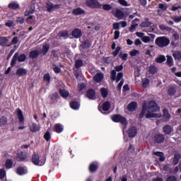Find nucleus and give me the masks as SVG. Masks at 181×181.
I'll return each instance as SVG.
<instances>
[{
  "label": "nucleus",
  "instance_id": "f257e3e1",
  "mask_svg": "<svg viewBox=\"0 0 181 181\" xmlns=\"http://www.w3.org/2000/svg\"><path fill=\"white\" fill-rule=\"evenodd\" d=\"M148 110V111H151V112H158L160 110V107H159L158 103H156V101L155 100H151L148 103V106L146 105V103H144L139 117L144 118Z\"/></svg>",
  "mask_w": 181,
  "mask_h": 181
},
{
  "label": "nucleus",
  "instance_id": "f03ea898",
  "mask_svg": "<svg viewBox=\"0 0 181 181\" xmlns=\"http://www.w3.org/2000/svg\"><path fill=\"white\" fill-rule=\"evenodd\" d=\"M111 119L113 121V122L119 123L123 125V127H127V125H128V120H127L125 117L119 114L112 115Z\"/></svg>",
  "mask_w": 181,
  "mask_h": 181
},
{
  "label": "nucleus",
  "instance_id": "7ed1b4c3",
  "mask_svg": "<svg viewBox=\"0 0 181 181\" xmlns=\"http://www.w3.org/2000/svg\"><path fill=\"white\" fill-rule=\"evenodd\" d=\"M155 43L158 47H166V46H169L170 40L165 36L158 37L156 39Z\"/></svg>",
  "mask_w": 181,
  "mask_h": 181
},
{
  "label": "nucleus",
  "instance_id": "20e7f679",
  "mask_svg": "<svg viewBox=\"0 0 181 181\" xmlns=\"http://www.w3.org/2000/svg\"><path fill=\"white\" fill-rule=\"evenodd\" d=\"M32 162L35 166H43L46 163V159L41 158L39 154L36 152H34L31 158Z\"/></svg>",
  "mask_w": 181,
  "mask_h": 181
},
{
  "label": "nucleus",
  "instance_id": "39448f33",
  "mask_svg": "<svg viewBox=\"0 0 181 181\" xmlns=\"http://www.w3.org/2000/svg\"><path fill=\"white\" fill-rule=\"evenodd\" d=\"M86 5L92 9H101L103 8V4H100L98 0H86Z\"/></svg>",
  "mask_w": 181,
  "mask_h": 181
},
{
  "label": "nucleus",
  "instance_id": "423d86ee",
  "mask_svg": "<svg viewBox=\"0 0 181 181\" xmlns=\"http://www.w3.org/2000/svg\"><path fill=\"white\" fill-rule=\"evenodd\" d=\"M124 77V73L119 72L117 75V71L115 70H112L110 72V80L112 81H116L119 83V81Z\"/></svg>",
  "mask_w": 181,
  "mask_h": 181
},
{
  "label": "nucleus",
  "instance_id": "0eeeda50",
  "mask_svg": "<svg viewBox=\"0 0 181 181\" xmlns=\"http://www.w3.org/2000/svg\"><path fill=\"white\" fill-rule=\"evenodd\" d=\"M62 4H53V3L48 1L46 3V8L47 12H54L57 9H60Z\"/></svg>",
  "mask_w": 181,
  "mask_h": 181
},
{
  "label": "nucleus",
  "instance_id": "6e6552de",
  "mask_svg": "<svg viewBox=\"0 0 181 181\" xmlns=\"http://www.w3.org/2000/svg\"><path fill=\"white\" fill-rule=\"evenodd\" d=\"M154 144H163L165 142V135L163 134H156L153 137Z\"/></svg>",
  "mask_w": 181,
  "mask_h": 181
},
{
  "label": "nucleus",
  "instance_id": "1a4fd4ad",
  "mask_svg": "<svg viewBox=\"0 0 181 181\" xmlns=\"http://www.w3.org/2000/svg\"><path fill=\"white\" fill-rule=\"evenodd\" d=\"M86 96L89 100H96L97 96L95 95V90L90 88L86 91Z\"/></svg>",
  "mask_w": 181,
  "mask_h": 181
},
{
  "label": "nucleus",
  "instance_id": "9d476101",
  "mask_svg": "<svg viewBox=\"0 0 181 181\" xmlns=\"http://www.w3.org/2000/svg\"><path fill=\"white\" fill-rule=\"evenodd\" d=\"M17 159L19 162H28V153L21 151L16 154Z\"/></svg>",
  "mask_w": 181,
  "mask_h": 181
},
{
  "label": "nucleus",
  "instance_id": "9b49d317",
  "mask_svg": "<svg viewBox=\"0 0 181 181\" xmlns=\"http://www.w3.org/2000/svg\"><path fill=\"white\" fill-rule=\"evenodd\" d=\"M163 122H168L170 121L172 116L170 115V113H169V110L167 108H164L163 110Z\"/></svg>",
  "mask_w": 181,
  "mask_h": 181
},
{
  "label": "nucleus",
  "instance_id": "f8f14e48",
  "mask_svg": "<svg viewBox=\"0 0 181 181\" xmlns=\"http://www.w3.org/2000/svg\"><path fill=\"white\" fill-rule=\"evenodd\" d=\"M16 173L19 176H23V175H27L28 173V167L19 166L16 170Z\"/></svg>",
  "mask_w": 181,
  "mask_h": 181
},
{
  "label": "nucleus",
  "instance_id": "ddd939ff",
  "mask_svg": "<svg viewBox=\"0 0 181 181\" xmlns=\"http://www.w3.org/2000/svg\"><path fill=\"white\" fill-rule=\"evenodd\" d=\"M127 134L129 138H134L138 134V129H136V127L131 126L127 130Z\"/></svg>",
  "mask_w": 181,
  "mask_h": 181
},
{
  "label": "nucleus",
  "instance_id": "4468645a",
  "mask_svg": "<svg viewBox=\"0 0 181 181\" xmlns=\"http://www.w3.org/2000/svg\"><path fill=\"white\" fill-rule=\"evenodd\" d=\"M16 112L20 124H25V117H23V112H22V110H21V108L18 107L16 109Z\"/></svg>",
  "mask_w": 181,
  "mask_h": 181
},
{
  "label": "nucleus",
  "instance_id": "2eb2a0df",
  "mask_svg": "<svg viewBox=\"0 0 181 181\" xmlns=\"http://www.w3.org/2000/svg\"><path fill=\"white\" fill-rule=\"evenodd\" d=\"M40 55V51L37 49H34L29 52L28 57L33 60L35 59H37V57H39Z\"/></svg>",
  "mask_w": 181,
  "mask_h": 181
},
{
  "label": "nucleus",
  "instance_id": "dca6fc26",
  "mask_svg": "<svg viewBox=\"0 0 181 181\" xmlns=\"http://www.w3.org/2000/svg\"><path fill=\"white\" fill-rule=\"evenodd\" d=\"M163 132L165 135H170L173 132V127L170 124H166L163 127Z\"/></svg>",
  "mask_w": 181,
  "mask_h": 181
},
{
  "label": "nucleus",
  "instance_id": "f3484780",
  "mask_svg": "<svg viewBox=\"0 0 181 181\" xmlns=\"http://www.w3.org/2000/svg\"><path fill=\"white\" fill-rule=\"evenodd\" d=\"M88 170L90 173H95L98 170V163L93 162L89 165Z\"/></svg>",
  "mask_w": 181,
  "mask_h": 181
},
{
  "label": "nucleus",
  "instance_id": "a211bd4d",
  "mask_svg": "<svg viewBox=\"0 0 181 181\" xmlns=\"http://www.w3.org/2000/svg\"><path fill=\"white\" fill-rule=\"evenodd\" d=\"M137 107H138V103H136V102L135 101H133V102H131L127 105V110L132 112H134V111H136Z\"/></svg>",
  "mask_w": 181,
  "mask_h": 181
},
{
  "label": "nucleus",
  "instance_id": "6ab92c4d",
  "mask_svg": "<svg viewBox=\"0 0 181 181\" xmlns=\"http://www.w3.org/2000/svg\"><path fill=\"white\" fill-rule=\"evenodd\" d=\"M72 36L75 38V39H80V37H81L82 36V33H81V30L78 29V28H75L72 30Z\"/></svg>",
  "mask_w": 181,
  "mask_h": 181
},
{
  "label": "nucleus",
  "instance_id": "aec40b11",
  "mask_svg": "<svg viewBox=\"0 0 181 181\" xmlns=\"http://www.w3.org/2000/svg\"><path fill=\"white\" fill-rule=\"evenodd\" d=\"M16 76H18V77H22L28 74V71L24 68H18L16 70Z\"/></svg>",
  "mask_w": 181,
  "mask_h": 181
},
{
  "label": "nucleus",
  "instance_id": "412c9836",
  "mask_svg": "<svg viewBox=\"0 0 181 181\" xmlns=\"http://www.w3.org/2000/svg\"><path fill=\"white\" fill-rule=\"evenodd\" d=\"M104 78V75L102 73H97L93 76V80L95 83H101Z\"/></svg>",
  "mask_w": 181,
  "mask_h": 181
},
{
  "label": "nucleus",
  "instance_id": "4be33fe9",
  "mask_svg": "<svg viewBox=\"0 0 181 181\" xmlns=\"http://www.w3.org/2000/svg\"><path fill=\"white\" fill-rule=\"evenodd\" d=\"M64 130V127L63 124L57 123L54 125V131L57 132V134H62L63 131Z\"/></svg>",
  "mask_w": 181,
  "mask_h": 181
},
{
  "label": "nucleus",
  "instance_id": "5701e85b",
  "mask_svg": "<svg viewBox=\"0 0 181 181\" xmlns=\"http://www.w3.org/2000/svg\"><path fill=\"white\" fill-rule=\"evenodd\" d=\"M8 9H12L13 11H16V9H19L20 6L19 4L16 1H12L8 5Z\"/></svg>",
  "mask_w": 181,
  "mask_h": 181
},
{
  "label": "nucleus",
  "instance_id": "b1692460",
  "mask_svg": "<svg viewBox=\"0 0 181 181\" xmlns=\"http://www.w3.org/2000/svg\"><path fill=\"white\" fill-rule=\"evenodd\" d=\"M72 13L75 15V16H78V15H84L86 11L83 10L81 8H77L73 10Z\"/></svg>",
  "mask_w": 181,
  "mask_h": 181
},
{
  "label": "nucleus",
  "instance_id": "393cba45",
  "mask_svg": "<svg viewBox=\"0 0 181 181\" xmlns=\"http://www.w3.org/2000/svg\"><path fill=\"white\" fill-rule=\"evenodd\" d=\"M8 42H9L8 37H0V46L6 47L8 46Z\"/></svg>",
  "mask_w": 181,
  "mask_h": 181
},
{
  "label": "nucleus",
  "instance_id": "a878e982",
  "mask_svg": "<svg viewBox=\"0 0 181 181\" xmlns=\"http://www.w3.org/2000/svg\"><path fill=\"white\" fill-rule=\"evenodd\" d=\"M59 93L63 98H67V97L70 95V93H69V90H66V89L59 88Z\"/></svg>",
  "mask_w": 181,
  "mask_h": 181
},
{
  "label": "nucleus",
  "instance_id": "bb28decb",
  "mask_svg": "<svg viewBox=\"0 0 181 181\" xmlns=\"http://www.w3.org/2000/svg\"><path fill=\"white\" fill-rule=\"evenodd\" d=\"M30 131L31 132H37L40 131V126L36 123H33L30 127Z\"/></svg>",
  "mask_w": 181,
  "mask_h": 181
},
{
  "label": "nucleus",
  "instance_id": "cd10ccee",
  "mask_svg": "<svg viewBox=\"0 0 181 181\" xmlns=\"http://www.w3.org/2000/svg\"><path fill=\"white\" fill-rule=\"evenodd\" d=\"M110 108H111V103L110 101H105L103 104V107H102L103 110L105 112L110 111Z\"/></svg>",
  "mask_w": 181,
  "mask_h": 181
},
{
  "label": "nucleus",
  "instance_id": "c85d7f7f",
  "mask_svg": "<svg viewBox=\"0 0 181 181\" xmlns=\"http://www.w3.org/2000/svg\"><path fill=\"white\" fill-rule=\"evenodd\" d=\"M152 23L149 21V18H146L144 21L141 23V28H149Z\"/></svg>",
  "mask_w": 181,
  "mask_h": 181
},
{
  "label": "nucleus",
  "instance_id": "c756f323",
  "mask_svg": "<svg viewBox=\"0 0 181 181\" xmlns=\"http://www.w3.org/2000/svg\"><path fill=\"white\" fill-rule=\"evenodd\" d=\"M18 53L16 52L14 54L12 59H11V67H14L15 66V64H16V62H18Z\"/></svg>",
  "mask_w": 181,
  "mask_h": 181
},
{
  "label": "nucleus",
  "instance_id": "7c9ffc66",
  "mask_svg": "<svg viewBox=\"0 0 181 181\" xmlns=\"http://www.w3.org/2000/svg\"><path fill=\"white\" fill-rule=\"evenodd\" d=\"M13 166V161H12V160H11L9 158L6 160L5 167L6 169H12Z\"/></svg>",
  "mask_w": 181,
  "mask_h": 181
},
{
  "label": "nucleus",
  "instance_id": "2f4dec72",
  "mask_svg": "<svg viewBox=\"0 0 181 181\" xmlns=\"http://www.w3.org/2000/svg\"><path fill=\"white\" fill-rule=\"evenodd\" d=\"M156 63L162 64L163 62H166V57L165 55H160L155 59Z\"/></svg>",
  "mask_w": 181,
  "mask_h": 181
},
{
  "label": "nucleus",
  "instance_id": "473e14b6",
  "mask_svg": "<svg viewBox=\"0 0 181 181\" xmlns=\"http://www.w3.org/2000/svg\"><path fill=\"white\" fill-rule=\"evenodd\" d=\"M150 74H156L158 73V67L155 65H151L148 69Z\"/></svg>",
  "mask_w": 181,
  "mask_h": 181
},
{
  "label": "nucleus",
  "instance_id": "72a5a7b5",
  "mask_svg": "<svg viewBox=\"0 0 181 181\" xmlns=\"http://www.w3.org/2000/svg\"><path fill=\"white\" fill-rule=\"evenodd\" d=\"M100 94L103 98H107V97H108V90L105 88H101Z\"/></svg>",
  "mask_w": 181,
  "mask_h": 181
},
{
  "label": "nucleus",
  "instance_id": "f704fd0d",
  "mask_svg": "<svg viewBox=\"0 0 181 181\" xmlns=\"http://www.w3.org/2000/svg\"><path fill=\"white\" fill-rule=\"evenodd\" d=\"M70 107L72 110H78V108H80L78 102L74 100L70 103Z\"/></svg>",
  "mask_w": 181,
  "mask_h": 181
},
{
  "label": "nucleus",
  "instance_id": "c9c22d12",
  "mask_svg": "<svg viewBox=\"0 0 181 181\" xmlns=\"http://www.w3.org/2000/svg\"><path fill=\"white\" fill-rule=\"evenodd\" d=\"M84 63L83 61L80 59L75 61V68L77 69H80V67H83Z\"/></svg>",
  "mask_w": 181,
  "mask_h": 181
},
{
  "label": "nucleus",
  "instance_id": "e433bc0d",
  "mask_svg": "<svg viewBox=\"0 0 181 181\" xmlns=\"http://www.w3.org/2000/svg\"><path fill=\"white\" fill-rule=\"evenodd\" d=\"M8 124V118L6 117H0V127H5Z\"/></svg>",
  "mask_w": 181,
  "mask_h": 181
},
{
  "label": "nucleus",
  "instance_id": "4c0bfd02",
  "mask_svg": "<svg viewBox=\"0 0 181 181\" xmlns=\"http://www.w3.org/2000/svg\"><path fill=\"white\" fill-rule=\"evenodd\" d=\"M115 15L118 19H122L124 18V12L119 9L116 10Z\"/></svg>",
  "mask_w": 181,
  "mask_h": 181
},
{
  "label": "nucleus",
  "instance_id": "58836bf2",
  "mask_svg": "<svg viewBox=\"0 0 181 181\" xmlns=\"http://www.w3.org/2000/svg\"><path fill=\"white\" fill-rule=\"evenodd\" d=\"M173 40L174 42H179V40L180 39V35H179V33L176 31H174L173 33Z\"/></svg>",
  "mask_w": 181,
  "mask_h": 181
},
{
  "label": "nucleus",
  "instance_id": "ea45409f",
  "mask_svg": "<svg viewBox=\"0 0 181 181\" xmlns=\"http://www.w3.org/2000/svg\"><path fill=\"white\" fill-rule=\"evenodd\" d=\"M49 98L51 100H52L54 103V101H57V98H59V93L57 92H55L52 94H51Z\"/></svg>",
  "mask_w": 181,
  "mask_h": 181
},
{
  "label": "nucleus",
  "instance_id": "a19ab883",
  "mask_svg": "<svg viewBox=\"0 0 181 181\" xmlns=\"http://www.w3.org/2000/svg\"><path fill=\"white\" fill-rule=\"evenodd\" d=\"M141 83L143 88H146V87L149 86V83H151V81H149V78H145L142 80Z\"/></svg>",
  "mask_w": 181,
  "mask_h": 181
},
{
  "label": "nucleus",
  "instance_id": "79ce46f5",
  "mask_svg": "<svg viewBox=\"0 0 181 181\" xmlns=\"http://www.w3.org/2000/svg\"><path fill=\"white\" fill-rule=\"evenodd\" d=\"M59 37H64V39H68L69 37V31L68 30H63L59 33Z\"/></svg>",
  "mask_w": 181,
  "mask_h": 181
},
{
  "label": "nucleus",
  "instance_id": "37998d69",
  "mask_svg": "<svg viewBox=\"0 0 181 181\" xmlns=\"http://www.w3.org/2000/svg\"><path fill=\"white\" fill-rule=\"evenodd\" d=\"M176 88L175 87H170L168 90V94L170 96L176 94Z\"/></svg>",
  "mask_w": 181,
  "mask_h": 181
},
{
  "label": "nucleus",
  "instance_id": "c03bdc74",
  "mask_svg": "<svg viewBox=\"0 0 181 181\" xmlns=\"http://www.w3.org/2000/svg\"><path fill=\"white\" fill-rule=\"evenodd\" d=\"M175 60H181V52L177 51L173 54Z\"/></svg>",
  "mask_w": 181,
  "mask_h": 181
},
{
  "label": "nucleus",
  "instance_id": "a18cd8bd",
  "mask_svg": "<svg viewBox=\"0 0 181 181\" xmlns=\"http://www.w3.org/2000/svg\"><path fill=\"white\" fill-rule=\"evenodd\" d=\"M17 60L19 62V63L25 62V60H26V55L25 54L18 55Z\"/></svg>",
  "mask_w": 181,
  "mask_h": 181
},
{
  "label": "nucleus",
  "instance_id": "49530a36",
  "mask_svg": "<svg viewBox=\"0 0 181 181\" xmlns=\"http://www.w3.org/2000/svg\"><path fill=\"white\" fill-rule=\"evenodd\" d=\"M166 64L169 66V67H172V66H173V58L172 56H167Z\"/></svg>",
  "mask_w": 181,
  "mask_h": 181
},
{
  "label": "nucleus",
  "instance_id": "de8ad7c7",
  "mask_svg": "<svg viewBox=\"0 0 181 181\" xmlns=\"http://www.w3.org/2000/svg\"><path fill=\"white\" fill-rule=\"evenodd\" d=\"M146 118H159V115L156 113H151V112H148L146 115Z\"/></svg>",
  "mask_w": 181,
  "mask_h": 181
},
{
  "label": "nucleus",
  "instance_id": "09e8293b",
  "mask_svg": "<svg viewBox=\"0 0 181 181\" xmlns=\"http://www.w3.org/2000/svg\"><path fill=\"white\" fill-rule=\"evenodd\" d=\"M51 78H52V77L50 76V74H49V73L44 74V76H43L44 81H47L48 83V84H50Z\"/></svg>",
  "mask_w": 181,
  "mask_h": 181
},
{
  "label": "nucleus",
  "instance_id": "8fccbe9b",
  "mask_svg": "<svg viewBox=\"0 0 181 181\" xmlns=\"http://www.w3.org/2000/svg\"><path fill=\"white\" fill-rule=\"evenodd\" d=\"M49 49H50V46H49V45H43L42 50L43 56L47 54V52H49Z\"/></svg>",
  "mask_w": 181,
  "mask_h": 181
},
{
  "label": "nucleus",
  "instance_id": "3c124183",
  "mask_svg": "<svg viewBox=\"0 0 181 181\" xmlns=\"http://www.w3.org/2000/svg\"><path fill=\"white\" fill-rule=\"evenodd\" d=\"M51 139H52V135L50 134V132L49 131L46 132L45 134H44V139H45L47 142H49V141H50Z\"/></svg>",
  "mask_w": 181,
  "mask_h": 181
},
{
  "label": "nucleus",
  "instance_id": "603ef678",
  "mask_svg": "<svg viewBox=\"0 0 181 181\" xmlns=\"http://www.w3.org/2000/svg\"><path fill=\"white\" fill-rule=\"evenodd\" d=\"M32 13H35V8H30L25 11L24 15L25 16H29V15H32Z\"/></svg>",
  "mask_w": 181,
  "mask_h": 181
},
{
  "label": "nucleus",
  "instance_id": "864d4df0",
  "mask_svg": "<svg viewBox=\"0 0 181 181\" xmlns=\"http://www.w3.org/2000/svg\"><path fill=\"white\" fill-rule=\"evenodd\" d=\"M179 160H180V154H175L173 158L174 165H177V163H179Z\"/></svg>",
  "mask_w": 181,
  "mask_h": 181
},
{
  "label": "nucleus",
  "instance_id": "5fc2aeb1",
  "mask_svg": "<svg viewBox=\"0 0 181 181\" xmlns=\"http://www.w3.org/2000/svg\"><path fill=\"white\" fill-rule=\"evenodd\" d=\"M18 42L19 39L18 38V37H13L11 42H10V45H8V47L12 46L13 45H18Z\"/></svg>",
  "mask_w": 181,
  "mask_h": 181
},
{
  "label": "nucleus",
  "instance_id": "6e6d98bb",
  "mask_svg": "<svg viewBox=\"0 0 181 181\" xmlns=\"http://www.w3.org/2000/svg\"><path fill=\"white\" fill-rule=\"evenodd\" d=\"M119 59H122V62H127L128 60V54H119Z\"/></svg>",
  "mask_w": 181,
  "mask_h": 181
},
{
  "label": "nucleus",
  "instance_id": "4d7b16f0",
  "mask_svg": "<svg viewBox=\"0 0 181 181\" xmlns=\"http://www.w3.org/2000/svg\"><path fill=\"white\" fill-rule=\"evenodd\" d=\"M121 51V47L117 46L116 49L112 53L113 57H117L118 56V53Z\"/></svg>",
  "mask_w": 181,
  "mask_h": 181
},
{
  "label": "nucleus",
  "instance_id": "13d9d810",
  "mask_svg": "<svg viewBox=\"0 0 181 181\" xmlns=\"http://www.w3.org/2000/svg\"><path fill=\"white\" fill-rule=\"evenodd\" d=\"M103 11H111L112 9V6H110V4H103L101 7Z\"/></svg>",
  "mask_w": 181,
  "mask_h": 181
},
{
  "label": "nucleus",
  "instance_id": "bf43d9fd",
  "mask_svg": "<svg viewBox=\"0 0 181 181\" xmlns=\"http://www.w3.org/2000/svg\"><path fill=\"white\" fill-rule=\"evenodd\" d=\"M53 71H54V73L56 74H59V73H60V71H62V69H60V67L57 66V65L54 64L53 65Z\"/></svg>",
  "mask_w": 181,
  "mask_h": 181
},
{
  "label": "nucleus",
  "instance_id": "052dcab7",
  "mask_svg": "<svg viewBox=\"0 0 181 181\" xmlns=\"http://www.w3.org/2000/svg\"><path fill=\"white\" fill-rule=\"evenodd\" d=\"M119 4L122 6H131V4H128L125 0H118Z\"/></svg>",
  "mask_w": 181,
  "mask_h": 181
},
{
  "label": "nucleus",
  "instance_id": "680f3d73",
  "mask_svg": "<svg viewBox=\"0 0 181 181\" xmlns=\"http://www.w3.org/2000/svg\"><path fill=\"white\" fill-rule=\"evenodd\" d=\"M166 181H177V177L175 175H169L167 177Z\"/></svg>",
  "mask_w": 181,
  "mask_h": 181
},
{
  "label": "nucleus",
  "instance_id": "e2e57ef3",
  "mask_svg": "<svg viewBox=\"0 0 181 181\" xmlns=\"http://www.w3.org/2000/svg\"><path fill=\"white\" fill-rule=\"evenodd\" d=\"M6 176V171L4 169H0V179H4Z\"/></svg>",
  "mask_w": 181,
  "mask_h": 181
},
{
  "label": "nucleus",
  "instance_id": "0e129e2a",
  "mask_svg": "<svg viewBox=\"0 0 181 181\" xmlns=\"http://www.w3.org/2000/svg\"><path fill=\"white\" fill-rule=\"evenodd\" d=\"M142 42H144V43H148L149 42H151V37H148V36H144L141 38Z\"/></svg>",
  "mask_w": 181,
  "mask_h": 181
},
{
  "label": "nucleus",
  "instance_id": "69168bd1",
  "mask_svg": "<svg viewBox=\"0 0 181 181\" xmlns=\"http://www.w3.org/2000/svg\"><path fill=\"white\" fill-rule=\"evenodd\" d=\"M138 53H139V51L136 49H133L132 51L129 52V54L132 57H135L136 54H138Z\"/></svg>",
  "mask_w": 181,
  "mask_h": 181
},
{
  "label": "nucleus",
  "instance_id": "338daca9",
  "mask_svg": "<svg viewBox=\"0 0 181 181\" xmlns=\"http://www.w3.org/2000/svg\"><path fill=\"white\" fill-rule=\"evenodd\" d=\"M16 23L22 25V23H25V18L23 17H18L16 19Z\"/></svg>",
  "mask_w": 181,
  "mask_h": 181
},
{
  "label": "nucleus",
  "instance_id": "774afa93",
  "mask_svg": "<svg viewBox=\"0 0 181 181\" xmlns=\"http://www.w3.org/2000/svg\"><path fill=\"white\" fill-rule=\"evenodd\" d=\"M114 30H119V23H114L112 24Z\"/></svg>",
  "mask_w": 181,
  "mask_h": 181
}]
</instances>
